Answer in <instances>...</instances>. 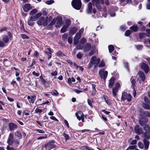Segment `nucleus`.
Segmentation results:
<instances>
[{"instance_id": "423d86ee", "label": "nucleus", "mask_w": 150, "mask_h": 150, "mask_svg": "<svg viewBox=\"0 0 150 150\" xmlns=\"http://www.w3.org/2000/svg\"><path fill=\"white\" fill-rule=\"evenodd\" d=\"M100 59L99 58H97L95 56H93L91 59L90 63H93L96 67L99 63Z\"/></svg>"}, {"instance_id": "e433bc0d", "label": "nucleus", "mask_w": 150, "mask_h": 150, "mask_svg": "<svg viewBox=\"0 0 150 150\" xmlns=\"http://www.w3.org/2000/svg\"><path fill=\"white\" fill-rule=\"evenodd\" d=\"M79 114L80 116L81 117V120L83 122H84V115L81 112H79Z\"/></svg>"}, {"instance_id": "f8f14e48", "label": "nucleus", "mask_w": 150, "mask_h": 150, "mask_svg": "<svg viewBox=\"0 0 150 150\" xmlns=\"http://www.w3.org/2000/svg\"><path fill=\"white\" fill-rule=\"evenodd\" d=\"M11 33L10 32H8V36H5L3 38V40L6 43L9 40H11Z\"/></svg>"}, {"instance_id": "f03ea898", "label": "nucleus", "mask_w": 150, "mask_h": 150, "mask_svg": "<svg viewBox=\"0 0 150 150\" xmlns=\"http://www.w3.org/2000/svg\"><path fill=\"white\" fill-rule=\"evenodd\" d=\"M71 4L73 8L79 10L81 8V3L80 0H73Z\"/></svg>"}, {"instance_id": "6ab92c4d", "label": "nucleus", "mask_w": 150, "mask_h": 150, "mask_svg": "<svg viewBox=\"0 0 150 150\" xmlns=\"http://www.w3.org/2000/svg\"><path fill=\"white\" fill-rule=\"evenodd\" d=\"M84 31V29L81 28L79 31L76 33V36L78 38H80L81 37V35Z\"/></svg>"}, {"instance_id": "7c9ffc66", "label": "nucleus", "mask_w": 150, "mask_h": 150, "mask_svg": "<svg viewBox=\"0 0 150 150\" xmlns=\"http://www.w3.org/2000/svg\"><path fill=\"white\" fill-rule=\"evenodd\" d=\"M80 38H78V37H76V35H75L74 39V45H76L78 43V41L79 39Z\"/></svg>"}, {"instance_id": "0e129e2a", "label": "nucleus", "mask_w": 150, "mask_h": 150, "mask_svg": "<svg viewBox=\"0 0 150 150\" xmlns=\"http://www.w3.org/2000/svg\"><path fill=\"white\" fill-rule=\"evenodd\" d=\"M32 74H33V75H34L36 76H38L40 75L39 73L35 72V71H34L33 72Z\"/></svg>"}, {"instance_id": "4d7b16f0", "label": "nucleus", "mask_w": 150, "mask_h": 150, "mask_svg": "<svg viewBox=\"0 0 150 150\" xmlns=\"http://www.w3.org/2000/svg\"><path fill=\"white\" fill-rule=\"evenodd\" d=\"M42 15V14L41 13H39L36 14L35 15V16H36V17L38 19V18H39Z\"/></svg>"}, {"instance_id": "72a5a7b5", "label": "nucleus", "mask_w": 150, "mask_h": 150, "mask_svg": "<svg viewBox=\"0 0 150 150\" xmlns=\"http://www.w3.org/2000/svg\"><path fill=\"white\" fill-rule=\"evenodd\" d=\"M68 28L64 25L61 28L60 32L62 33H64L65 32Z\"/></svg>"}, {"instance_id": "473e14b6", "label": "nucleus", "mask_w": 150, "mask_h": 150, "mask_svg": "<svg viewBox=\"0 0 150 150\" xmlns=\"http://www.w3.org/2000/svg\"><path fill=\"white\" fill-rule=\"evenodd\" d=\"M38 12V10L36 9H34L32 10L30 12V15H33Z\"/></svg>"}, {"instance_id": "4be33fe9", "label": "nucleus", "mask_w": 150, "mask_h": 150, "mask_svg": "<svg viewBox=\"0 0 150 150\" xmlns=\"http://www.w3.org/2000/svg\"><path fill=\"white\" fill-rule=\"evenodd\" d=\"M52 143L49 142L47 144V147H48L50 149L53 148L55 147V145L53 144L54 141H52Z\"/></svg>"}, {"instance_id": "9d476101", "label": "nucleus", "mask_w": 150, "mask_h": 150, "mask_svg": "<svg viewBox=\"0 0 150 150\" xmlns=\"http://www.w3.org/2000/svg\"><path fill=\"white\" fill-rule=\"evenodd\" d=\"M141 67L146 73H147L149 71V67L145 63H142L141 65Z\"/></svg>"}, {"instance_id": "de8ad7c7", "label": "nucleus", "mask_w": 150, "mask_h": 150, "mask_svg": "<svg viewBox=\"0 0 150 150\" xmlns=\"http://www.w3.org/2000/svg\"><path fill=\"white\" fill-rule=\"evenodd\" d=\"M145 34L144 33H140L139 35V37L140 39H142L144 37Z\"/></svg>"}, {"instance_id": "39448f33", "label": "nucleus", "mask_w": 150, "mask_h": 150, "mask_svg": "<svg viewBox=\"0 0 150 150\" xmlns=\"http://www.w3.org/2000/svg\"><path fill=\"white\" fill-rule=\"evenodd\" d=\"M144 129L146 132L144 133V136L146 139H149L150 138V128L148 125H145L144 127Z\"/></svg>"}, {"instance_id": "a211bd4d", "label": "nucleus", "mask_w": 150, "mask_h": 150, "mask_svg": "<svg viewBox=\"0 0 150 150\" xmlns=\"http://www.w3.org/2000/svg\"><path fill=\"white\" fill-rule=\"evenodd\" d=\"M138 75L142 80L144 81L145 79V76L144 73L142 71H140L138 72Z\"/></svg>"}, {"instance_id": "f257e3e1", "label": "nucleus", "mask_w": 150, "mask_h": 150, "mask_svg": "<svg viewBox=\"0 0 150 150\" xmlns=\"http://www.w3.org/2000/svg\"><path fill=\"white\" fill-rule=\"evenodd\" d=\"M52 19V17L50 16L49 17L47 16L46 19L43 17H41L37 21V24L39 25H43L45 26L47 25L49 22Z\"/></svg>"}, {"instance_id": "5fc2aeb1", "label": "nucleus", "mask_w": 150, "mask_h": 150, "mask_svg": "<svg viewBox=\"0 0 150 150\" xmlns=\"http://www.w3.org/2000/svg\"><path fill=\"white\" fill-rule=\"evenodd\" d=\"M57 71H55L51 73V74L52 76H56L57 75Z\"/></svg>"}, {"instance_id": "1a4fd4ad", "label": "nucleus", "mask_w": 150, "mask_h": 150, "mask_svg": "<svg viewBox=\"0 0 150 150\" xmlns=\"http://www.w3.org/2000/svg\"><path fill=\"white\" fill-rule=\"evenodd\" d=\"M134 131L135 132L138 134H140L142 133L143 132L142 128L140 127L138 125L135 127Z\"/></svg>"}, {"instance_id": "49530a36", "label": "nucleus", "mask_w": 150, "mask_h": 150, "mask_svg": "<svg viewBox=\"0 0 150 150\" xmlns=\"http://www.w3.org/2000/svg\"><path fill=\"white\" fill-rule=\"evenodd\" d=\"M21 36L23 39H28L29 38L26 35L24 34H21Z\"/></svg>"}, {"instance_id": "338daca9", "label": "nucleus", "mask_w": 150, "mask_h": 150, "mask_svg": "<svg viewBox=\"0 0 150 150\" xmlns=\"http://www.w3.org/2000/svg\"><path fill=\"white\" fill-rule=\"evenodd\" d=\"M43 16H46L47 14V13L45 10H43L42 11V13Z\"/></svg>"}, {"instance_id": "58836bf2", "label": "nucleus", "mask_w": 150, "mask_h": 150, "mask_svg": "<svg viewBox=\"0 0 150 150\" xmlns=\"http://www.w3.org/2000/svg\"><path fill=\"white\" fill-rule=\"evenodd\" d=\"M15 135L17 136L18 137H21V133L20 132L17 131H16L15 133Z\"/></svg>"}, {"instance_id": "aec40b11", "label": "nucleus", "mask_w": 150, "mask_h": 150, "mask_svg": "<svg viewBox=\"0 0 150 150\" xmlns=\"http://www.w3.org/2000/svg\"><path fill=\"white\" fill-rule=\"evenodd\" d=\"M115 83V79L114 78L112 77L109 80L108 84V87L110 88H112Z\"/></svg>"}, {"instance_id": "20e7f679", "label": "nucleus", "mask_w": 150, "mask_h": 150, "mask_svg": "<svg viewBox=\"0 0 150 150\" xmlns=\"http://www.w3.org/2000/svg\"><path fill=\"white\" fill-rule=\"evenodd\" d=\"M121 100L125 101L127 100V101L130 102L131 100V96L130 94H128L125 92L123 93L121 96Z\"/></svg>"}, {"instance_id": "8fccbe9b", "label": "nucleus", "mask_w": 150, "mask_h": 150, "mask_svg": "<svg viewBox=\"0 0 150 150\" xmlns=\"http://www.w3.org/2000/svg\"><path fill=\"white\" fill-rule=\"evenodd\" d=\"M86 39L84 38H82L80 40V42L81 43H86Z\"/></svg>"}, {"instance_id": "4c0bfd02", "label": "nucleus", "mask_w": 150, "mask_h": 150, "mask_svg": "<svg viewBox=\"0 0 150 150\" xmlns=\"http://www.w3.org/2000/svg\"><path fill=\"white\" fill-rule=\"evenodd\" d=\"M51 93L53 95L55 96H57L59 95L57 91L55 90H54V91H52V92H51Z\"/></svg>"}, {"instance_id": "69168bd1", "label": "nucleus", "mask_w": 150, "mask_h": 150, "mask_svg": "<svg viewBox=\"0 0 150 150\" xmlns=\"http://www.w3.org/2000/svg\"><path fill=\"white\" fill-rule=\"evenodd\" d=\"M67 37H68V35L67 34H64V35H63L62 36V38L64 40H65L67 38Z\"/></svg>"}, {"instance_id": "c756f323", "label": "nucleus", "mask_w": 150, "mask_h": 150, "mask_svg": "<svg viewBox=\"0 0 150 150\" xmlns=\"http://www.w3.org/2000/svg\"><path fill=\"white\" fill-rule=\"evenodd\" d=\"M130 29L132 30L135 32L137 31L138 30L137 27L136 26H133L130 27Z\"/></svg>"}, {"instance_id": "412c9836", "label": "nucleus", "mask_w": 150, "mask_h": 150, "mask_svg": "<svg viewBox=\"0 0 150 150\" xmlns=\"http://www.w3.org/2000/svg\"><path fill=\"white\" fill-rule=\"evenodd\" d=\"M91 47V46L90 44L88 43H86L83 48L84 52H87L88 51L90 50Z\"/></svg>"}, {"instance_id": "2eb2a0df", "label": "nucleus", "mask_w": 150, "mask_h": 150, "mask_svg": "<svg viewBox=\"0 0 150 150\" xmlns=\"http://www.w3.org/2000/svg\"><path fill=\"white\" fill-rule=\"evenodd\" d=\"M148 121V119L146 117H143L141 118L139 120V124L143 126L144 123H146Z\"/></svg>"}, {"instance_id": "37998d69", "label": "nucleus", "mask_w": 150, "mask_h": 150, "mask_svg": "<svg viewBox=\"0 0 150 150\" xmlns=\"http://www.w3.org/2000/svg\"><path fill=\"white\" fill-rule=\"evenodd\" d=\"M138 145L140 149H143L144 148V145L141 142H139Z\"/></svg>"}, {"instance_id": "ddd939ff", "label": "nucleus", "mask_w": 150, "mask_h": 150, "mask_svg": "<svg viewBox=\"0 0 150 150\" xmlns=\"http://www.w3.org/2000/svg\"><path fill=\"white\" fill-rule=\"evenodd\" d=\"M92 2L94 4H95L97 8L98 9H101V6L100 4L99 0H92Z\"/></svg>"}, {"instance_id": "5701e85b", "label": "nucleus", "mask_w": 150, "mask_h": 150, "mask_svg": "<svg viewBox=\"0 0 150 150\" xmlns=\"http://www.w3.org/2000/svg\"><path fill=\"white\" fill-rule=\"evenodd\" d=\"M9 127L10 130L11 131L17 128V126L14 123H11L9 124Z\"/></svg>"}, {"instance_id": "c85d7f7f", "label": "nucleus", "mask_w": 150, "mask_h": 150, "mask_svg": "<svg viewBox=\"0 0 150 150\" xmlns=\"http://www.w3.org/2000/svg\"><path fill=\"white\" fill-rule=\"evenodd\" d=\"M75 81V80L73 77L71 78H69L68 79V82L69 84L71 83L72 82H74Z\"/></svg>"}, {"instance_id": "f3484780", "label": "nucleus", "mask_w": 150, "mask_h": 150, "mask_svg": "<svg viewBox=\"0 0 150 150\" xmlns=\"http://www.w3.org/2000/svg\"><path fill=\"white\" fill-rule=\"evenodd\" d=\"M78 29L75 27H73L70 28L69 32V34L71 35H74L77 31Z\"/></svg>"}, {"instance_id": "c03bdc74", "label": "nucleus", "mask_w": 150, "mask_h": 150, "mask_svg": "<svg viewBox=\"0 0 150 150\" xmlns=\"http://www.w3.org/2000/svg\"><path fill=\"white\" fill-rule=\"evenodd\" d=\"M63 136L65 137L66 140H67L69 139V136L68 134H66L65 133H63Z\"/></svg>"}, {"instance_id": "a18cd8bd", "label": "nucleus", "mask_w": 150, "mask_h": 150, "mask_svg": "<svg viewBox=\"0 0 150 150\" xmlns=\"http://www.w3.org/2000/svg\"><path fill=\"white\" fill-rule=\"evenodd\" d=\"M83 56V54L81 52H79L76 55L77 57L79 59H81Z\"/></svg>"}, {"instance_id": "9b49d317", "label": "nucleus", "mask_w": 150, "mask_h": 150, "mask_svg": "<svg viewBox=\"0 0 150 150\" xmlns=\"http://www.w3.org/2000/svg\"><path fill=\"white\" fill-rule=\"evenodd\" d=\"M13 134L11 133H10L9 135L7 142L9 145H11L13 144Z\"/></svg>"}, {"instance_id": "7ed1b4c3", "label": "nucleus", "mask_w": 150, "mask_h": 150, "mask_svg": "<svg viewBox=\"0 0 150 150\" xmlns=\"http://www.w3.org/2000/svg\"><path fill=\"white\" fill-rule=\"evenodd\" d=\"M93 4L91 2H89L87 5V12L88 13L92 14V13L95 14L96 10L95 8H92Z\"/></svg>"}, {"instance_id": "09e8293b", "label": "nucleus", "mask_w": 150, "mask_h": 150, "mask_svg": "<svg viewBox=\"0 0 150 150\" xmlns=\"http://www.w3.org/2000/svg\"><path fill=\"white\" fill-rule=\"evenodd\" d=\"M131 31L129 30H127L125 33V35L126 36H129L130 34V33Z\"/></svg>"}, {"instance_id": "79ce46f5", "label": "nucleus", "mask_w": 150, "mask_h": 150, "mask_svg": "<svg viewBox=\"0 0 150 150\" xmlns=\"http://www.w3.org/2000/svg\"><path fill=\"white\" fill-rule=\"evenodd\" d=\"M54 2L53 0H49L46 1V3L48 5H50Z\"/></svg>"}, {"instance_id": "0eeeda50", "label": "nucleus", "mask_w": 150, "mask_h": 150, "mask_svg": "<svg viewBox=\"0 0 150 150\" xmlns=\"http://www.w3.org/2000/svg\"><path fill=\"white\" fill-rule=\"evenodd\" d=\"M120 87V84L118 83L115 84L114 87L112 88V91L113 96L115 97L117 96V93L118 91L119 88Z\"/></svg>"}, {"instance_id": "052dcab7", "label": "nucleus", "mask_w": 150, "mask_h": 150, "mask_svg": "<svg viewBox=\"0 0 150 150\" xmlns=\"http://www.w3.org/2000/svg\"><path fill=\"white\" fill-rule=\"evenodd\" d=\"M68 42L69 44H71L72 42V39L71 37H69L68 38Z\"/></svg>"}, {"instance_id": "6e6552de", "label": "nucleus", "mask_w": 150, "mask_h": 150, "mask_svg": "<svg viewBox=\"0 0 150 150\" xmlns=\"http://www.w3.org/2000/svg\"><path fill=\"white\" fill-rule=\"evenodd\" d=\"M99 74L101 78H103L104 81L107 76L108 73L107 71H104L103 69H100L99 71Z\"/></svg>"}, {"instance_id": "603ef678", "label": "nucleus", "mask_w": 150, "mask_h": 150, "mask_svg": "<svg viewBox=\"0 0 150 150\" xmlns=\"http://www.w3.org/2000/svg\"><path fill=\"white\" fill-rule=\"evenodd\" d=\"M77 48L78 49L82 50L83 48V47L81 45L79 44L77 46Z\"/></svg>"}, {"instance_id": "393cba45", "label": "nucleus", "mask_w": 150, "mask_h": 150, "mask_svg": "<svg viewBox=\"0 0 150 150\" xmlns=\"http://www.w3.org/2000/svg\"><path fill=\"white\" fill-rule=\"evenodd\" d=\"M144 144L145 149V150H147L149 147V142L146 139H144Z\"/></svg>"}, {"instance_id": "4468645a", "label": "nucleus", "mask_w": 150, "mask_h": 150, "mask_svg": "<svg viewBox=\"0 0 150 150\" xmlns=\"http://www.w3.org/2000/svg\"><path fill=\"white\" fill-rule=\"evenodd\" d=\"M62 22V18L61 17H58L56 21V26L59 27L61 25Z\"/></svg>"}, {"instance_id": "13d9d810", "label": "nucleus", "mask_w": 150, "mask_h": 150, "mask_svg": "<svg viewBox=\"0 0 150 150\" xmlns=\"http://www.w3.org/2000/svg\"><path fill=\"white\" fill-rule=\"evenodd\" d=\"M105 65L104 62L103 61H101L98 66L99 67H103L105 66Z\"/></svg>"}, {"instance_id": "f704fd0d", "label": "nucleus", "mask_w": 150, "mask_h": 150, "mask_svg": "<svg viewBox=\"0 0 150 150\" xmlns=\"http://www.w3.org/2000/svg\"><path fill=\"white\" fill-rule=\"evenodd\" d=\"M36 99V96H31L30 99L31 102L33 103H34Z\"/></svg>"}, {"instance_id": "ea45409f", "label": "nucleus", "mask_w": 150, "mask_h": 150, "mask_svg": "<svg viewBox=\"0 0 150 150\" xmlns=\"http://www.w3.org/2000/svg\"><path fill=\"white\" fill-rule=\"evenodd\" d=\"M30 18H31V20L34 21H36L38 19L35 15L34 16H31Z\"/></svg>"}, {"instance_id": "c9c22d12", "label": "nucleus", "mask_w": 150, "mask_h": 150, "mask_svg": "<svg viewBox=\"0 0 150 150\" xmlns=\"http://www.w3.org/2000/svg\"><path fill=\"white\" fill-rule=\"evenodd\" d=\"M33 21H32V20H31V18H30L28 19V25H33L34 23L33 22Z\"/></svg>"}, {"instance_id": "bb28decb", "label": "nucleus", "mask_w": 150, "mask_h": 150, "mask_svg": "<svg viewBox=\"0 0 150 150\" xmlns=\"http://www.w3.org/2000/svg\"><path fill=\"white\" fill-rule=\"evenodd\" d=\"M71 22L69 19H67L66 20L65 26L67 28L70 25Z\"/></svg>"}, {"instance_id": "680f3d73", "label": "nucleus", "mask_w": 150, "mask_h": 150, "mask_svg": "<svg viewBox=\"0 0 150 150\" xmlns=\"http://www.w3.org/2000/svg\"><path fill=\"white\" fill-rule=\"evenodd\" d=\"M36 130L38 131V132L40 133L43 134V133H44L45 132L44 131V130H41V129H37Z\"/></svg>"}, {"instance_id": "864d4df0", "label": "nucleus", "mask_w": 150, "mask_h": 150, "mask_svg": "<svg viewBox=\"0 0 150 150\" xmlns=\"http://www.w3.org/2000/svg\"><path fill=\"white\" fill-rule=\"evenodd\" d=\"M144 114L146 116L149 117H150V113L148 111L145 112Z\"/></svg>"}, {"instance_id": "bf43d9fd", "label": "nucleus", "mask_w": 150, "mask_h": 150, "mask_svg": "<svg viewBox=\"0 0 150 150\" xmlns=\"http://www.w3.org/2000/svg\"><path fill=\"white\" fill-rule=\"evenodd\" d=\"M146 31L147 33V36L148 37H150V30L149 29H147Z\"/></svg>"}, {"instance_id": "3c124183", "label": "nucleus", "mask_w": 150, "mask_h": 150, "mask_svg": "<svg viewBox=\"0 0 150 150\" xmlns=\"http://www.w3.org/2000/svg\"><path fill=\"white\" fill-rule=\"evenodd\" d=\"M57 55L58 56H63L64 55V54L61 51H58L57 53Z\"/></svg>"}, {"instance_id": "2f4dec72", "label": "nucleus", "mask_w": 150, "mask_h": 150, "mask_svg": "<svg viewBox=\"0 0 150 150\" xmlns=\"http://www.w3.org/2000/svg\"><path fill=\"white\" fill-rule=\"evenodd\" d=\"M108 49L109 52L111 53L113 50L114 49V47L112 45H109L108 46Z\"/></svg>"}, {"instance_id": "a878e982", "label": "nucleus", "mask_w": 150, "mask_h": 150, "mask_svg": "<svg viewBox=\"0 0 150 150\" xmlns=\"http://www.w3.org/2000/svg\"><path fill=\"white\" fill-rule=\"evenodd\" d=\"M143 107L146 109L149 110L150 109V102L147 103H144L143 104Z\"/></svg>"}, {"instance_id": "e2e57ef3", "label": "nucleus", "mask_w": 150, "mask_h": 150, "mask_svg": "<svg viewBox=\"0 0 150 150\" xmlns=\"http://www.w3.org/2000/svg\"><path fill=\"white\" fill-rule=\"evenodd\" d=\"M144 99L146 103H148L149 102H150V101L149 100L148 98L146 97H144Z\"/></svg>"}, {"instance_id": "b1692460", "label": "nucleus", "mask_w": 150, "mask_h": 150, "mask_svg": "<svg viewBox=\"0 0 150 150\" xmlns=\"http://www.w3.org/2000/svg\"><path fill=\"white\" fill-rule=\"evenodd\" d=\"M96 85L94 84L92 85V93L91 95L92 96H94L96 93V91L95 88Z\"/></svg>"}, {"instance_id": "6e6d98bb", "label": "nucleus", "mask_w": 150, "mask_h": 150, "mask_svg": "<svg viewBox=\"0 0 150 150\" xmlns=\"http://www.w3.org/2000/svg\"><path fill=\"white\" fill-rule=\"evenodd\" d=\"M42 111L41 110L38 108H36L35 110V112L36 113H40L42 112Z\"/></svg>"}, {"instance_id": "dca6fc26", "label": "nucleus", "mask_w": 150, "mask_h": 150, "mask_svg": "<svg viewBox=\"0 0 150 150\" xmlns=\"http://www.w3.org/2000/svg\"><path fill=\"white\" fill-rule=\"evenodd\" d=\"M24 11L25 12H27L31 9L30 5L29 4H26L23 7Z\"/></svg>"}, {"instance_id": "a19ab883", "label": "nucleus", "mask_w": 150, "mask_h": 150, "mask_svg": "<svg viewBox=\"0 0 150 150\" xmlns=\"http://www.w3.org/2000/svg\"><path fill=\"white\" fill-rule=\"evenodd\" d=\"M76 116L77 118V119L79 120H81V116H80L79 114V112L78 113L76 112L75 113Z\"/></svg>"}, {"instance_id": "cd10ccee", "label": "nucleus", "mask_w": 150, "mask_h": 150, "mask_svg": "<svg viewBox=\"0 0 150 150\" xmlns=\"http://www.w3.org/2000/svg\"><path fill=\"white\" fill-rule=\"evenodd\" d=\"M137 146L136 145H133L129 146L128 147L129 150H139L138 149H136Z\"/></svg>"}, {"instance_id": "774afa93", "label": "nucleus", "mask_w": 150, "mask_h": 150, "mask_svg": "<svg viewBox=\"0 0 150 150\" xmlns=\"http://www.w3.org/2000/svg\"><path fill=\"white\" fill-rule=\"evenodd\" d=\"M6 149L7 150H14L13 148L9 146H8L6 147Z\"/></svg>"}]
</instances>
